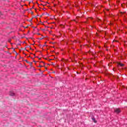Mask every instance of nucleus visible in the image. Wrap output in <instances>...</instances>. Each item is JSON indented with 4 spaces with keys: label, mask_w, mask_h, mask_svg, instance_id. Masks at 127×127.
Segmentation results:
<instances>
[{
    "label": "nucleus",
    "mask_w": 127,
    "mask_h": 127,
    "mask_svg": "<svg viewBox=\"0 0 127 127\" xmlns=\"http://www.w3.org/2000/svg\"><path fill=\"white\" fill-rule=\"evenodd\" d=\"M114 112L116 114H120L121 113V109L120 108H116L115 109Z\"/></svg>",
    "instance_id": "nucleus-1"
},
{
    "label": "nucleus",
    "mask_w": 127,
    "mask_h": 127,
    "mask_svg": "<svg viewBox=\"0 0 127 127\" xmlns=\"http://www.w3.org/2000/svg\"><path fill=\"white\" fill-rule=\"evenodd\" d=\"M118 66H121V67H123V66H125V64H122L121 63H118Z\"/></svg>",
    "instance_id": "nucleus-2"
},
{
    "label": "nucleus",
    "mask_w": 127,
    "mask_h": 127,
    "mask_svg": "<svg viewBox=\"0 0 127 127\" xmlns=\"http://www.w3.org/2000/svg\"><path fill=\"white\" fill-rule=\"evenodd\" d=\"M92 120L94 122V123H95V124L96 123H97V121H96V119H95L94 118H92Z\"/></svg>",
    "instance_id": "nucleus-3"
},
{
    "label": "nucleus",
    "mask_w": 127,
    "mask_h": 127,
    "mask_svg": "<svg viewBox=\"0 0 127 127\" xmlns=\"http://www.w3.org/2000/svg\"><path fill=\"white\" fill-rule=\"evenodd\" d=\"M10 96H14V93H11L10 94Z\"/></svg>",
    "instance_id": "nucleus-4"
},
{
    "label": "nucleus",
    "mask_w": 127,
    "mask_h": 127,
    "mask_svg": "<svg viewBox=\"0 0 127 127\" xmlns=\"http://www.w3.org/2000/svg\"><path fill=\"white\" fill-rule=\"evenodd\" d=\"M8 41V42H10L11 40H10V39H9Z\"/></svg>",
    "instance_id": "nucleus-5"
},
{
    "label": "nucleus",
    "mask_w": 127,
    "mask_h": 127,
    "mask_svg": "<svg viewBox=\"0 0 127 127\" xmlns=\"http://www.w3.org/2000/svg\"><path fill=\"white\" fill-rule=\"evenodd\" d=\"M39 67H43V66L40 65L39 66Z\"/></svg>",
    "instance_id": "nucleus-6"
},
{
    "label": "nucleus",
    "mask_w": 127,
    "mask_h": 127,
    "mask_svg": "<svg viewBox=\"0 0 127 127\" xmlns=\"http://www.w3.org/2000/svg\"><path fill=\"white\" fill-rule=\"evenodd\" d=\"M1 14H2L1 13V12H0V15H1Z\"/></svg>",
    "instance_id": "nucleus-7"
},
{
    "label": "nucleus",
    "mask_w": 127,
    "mask_h": 127,
    "mask_svg": "<svg viewBox=\"0 0 127 127\" xmlns=\"http://www.w3.org/2000/svg\"><path fill=\"white\" fill-rule=\"evenodd\" d=\"M77 74H80L79 72H77Z\"/></svg>",
    "instance_id": "nucleus-8"
},
{
    "label": "nucleus",
    "mask_w": 127,
    "mask_h": 127,
    "mask_svg": "<svg viewBox=\"0 0 127 127\" xmlns=\"http://www.w3.org/2000/svg\"><path fill=\"white\" fill-rule=\"evenodd\" d=\"M121 13L122 14H123V13H124V12H121Z\"/></svg>",
    "instance_id": "nucleus-9"
},
{
    "label": "nucleus",
    "mask_w": 127,
    "mask_h": 127,
    "mask_svg": "<svg viewBox=\"0 0 127 127\" xmlns=\"http://www.w3.org/2000/svg\"><path fill=\"white\" fill-rule=\"evenodd\" d=\"M31 14H33V12H31Z\"/></svg>",
    "instance_id": "nucleus-10"
},
{
    "label": "nucleus",
    "mask_w": 127,
    "mask_h": 127,
    "mask_svg": "<svg viewBox=\"0 0 127 127\" xmlns=\"http://www.w3.org/2000/svg\"><path fill=\"white\" fill-rule=\"evenodd\" d=\"M26 62L27 63H28V61H26Z\"/></svg>",
    "instance_id": "nucleus-11"
},
{
    "label": "nucleus",
    "mask_w": 127,
    "mask_h": 127,
    "mask_svg": "<svg viewBox=\"0 0 127 127\" xmlns=\"http://www.w3.org/2000/svg\"><path fill=\"white\" fill-rule=\"evenodd\" d=\"M32 20V19H31L30 20V21H31Z\"/></svg>",
    "instance_id": "nucleus-12"
},
{
    "label": "nucleus",
    "mask_w": 127,
    "mask_h": 127,
    "mask_svg": "<svg viewBox=\"0 0 127 127\" xmlns=\"http://www.w3.org/2000/svg\"><path fill=\"white\" fill-rule=\"evenodd\" d=\"M34 56L35 57H35V54H34Z\"/></svg>",
    "instance_id": "nucleus-13"
},
{
    "label": "nucleus",
    "mask_w": 127,
    "mask_h": 127,
    "mask_svg": "<svg viewBox=\"0 0 127 127\" xmlns=\"http://www.w3.org/2000/svg\"><path fill=\"white\" fill-rule=\"evenodd\" d=\"M51 60H52L50 59V60H49V61H51Z\"/></svg>",
    "instance_id": "nucleus-14"
},
{
    "label": "nucleus",
    "mask_w": 127,
    "mask_h": 127,
    "mask_svg": "<svg viewBox=\"0 0 127 127\" xmlns=\"http://www.w3.org/2000/svg\"><path fill=\"white\" fill-rule=\"evenodd\" d=\"M32 64V63H30V65H31Z\"/></svg>",
    "instance_id": "nucleus-15"
},
{
    "label": "nucleus",
    "mask_w": 127,
    "mask_h": 127,
    "mask_svg": "<svg viewBox=\"0 0 127 127\" xmlns=\"http://www.w3.org/2000/svg\"><path fill=\"white\" fill-rule=\"evenodd\" d=\"M38 34V35H40V34Z\"/></svg>",
    "instance_id": "nucleus-16"
},
{
    "label": "nucleus",
    "mask_w": 127,
    "mask_h": 127,
    "mask_svg": "<svg viewBox=\"0 0 127 127\" xmlns=\"http://www.w3.org/2000/svg\"><path fill=\"white\" fill-rule=\"evenodd\" d=\"M30 49H31V48L30 47Z\"/></svg>",
    "instance_id": "nucleus-17"
},
{
    "label": "nucleus",
    "mask_w": 127,
    "mask_h": 127,
    "mask_svg": "<svg viewBox=\"0 0 127 127\" xmlns=\"http://www.w3.org/2000/svg\"><path fill=\"white\" fill-rule=\"evenodd\" d=\"M53 73H55V71H54Z\"/></svg>",
    "instance_id": "nucleus-18"
},
{
    "label": "nucleus",
    "mask_w": 127,
    "mask_h": 127,
    "mask_svg": "<svg viewBox=\"0 0 127 127\" xmlns=\"http://www.w3.org/2000/svg\"><path fill=\"white\" fill-rule=\"evenodd\" d=\"M34 62H35V61H34Z\"/></svg>",
    "instance_id": "nucleus-19"
},
{
    "label": "nucleus",
    "mask_w": 127,
    "mask_h": 127,
    "mask_svg": "<svg viewBox=\"0 0 127 127\" xmlns=\"http://www.w3.org/2000/svg\"><path fill=\"white\" fill-rule=\"evenodd\" d=\"M107 10L108 11V10H109V9H107Z\"/></svg>",
    "instance_id": "nucleus-20"
},
{
    "label": "nucleus",
    "mask_w": 127,
    "mask_h": 127,
    "mask_svg": "<svg viewBox=\"0 0 127 127\" xmlns=\"http://www.w3.org/2000/svg\"><path fill=\"white\" fill-rule=\"evenodd\" d=\"M39 60H40V58H39Z\"/></svg>",
    "instance_id": "nucleus-21"
}]
</instances>
